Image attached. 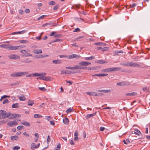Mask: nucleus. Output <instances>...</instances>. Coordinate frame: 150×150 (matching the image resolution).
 Returning a JSON list of instances; mask_svg holds the SVG:
<instances>
[{"label": "nucleus", "instance_id": "nucleus-1", "mask_svg": "<svg viewBox=\"0 0 150 150\" xmlns=\"http://www.w3.org/2000/svg\"><path fill=\"white\" fill-rule=\"evenodd\" d=\"M11 113H7L5 111L0 110V119H4L11 116Z\"/></svg>", "mask_w": 150, "mask_h": 150}, {"label": "nucleus", "instance_id": "nucleus-2", "mask_svg": "<svg viewBox=\"0 0 150 150\" xmlns=\"http://www.w3.org/2000/svg\"><path fill=\"white\" fill-rule=\"evenodd\" d=\"M120 64L125 66L134 67H139V64L137 63L130 62H128L127 63H120Z\"/></svg>", "mask_w": 150, "mask_h": 150}, {"label": "nucleus", "instance_id": "nucleus-3", "mask_svg": "<svg viewBox=\"0 0 150 150\" xmlns=\"http://www.w3.org/2000/svg\"><path fill=\"white\" fill-rule=\"evenodd\" d=\"M28 74L27 71L19 72H15L11 75V76L13 77L22 76Z\"/></svg>", "mask_w": 150, "mask_h": 150}, {"label": "nucleus", "instance_id": "nucleus-4", "mask_svg": "<svg viewBox=\"0 0 150 150\" xmlns=\"http://www.w3.org/2000/svg\"><path fill=\"white\" fill-rule=\"evenodd\" d=\"M121 69V68L120 67H111L103 69L102 71L105 72H110L118 71L120 70Z\"/></svg>", "mask_w": 150, "mask_h": 150}, {"label": "nucleus", "instance_id": "nucleus-5", "mask_svg": "<svg viewBox=\"0 0 150 150\" xmlns=\"http://www.w3.org/2000/svg\"><path fill=\"white\" fill-rule=\"evenodd\" d=\"M91 63L86 62V61H82L80 62L79 63V64L80 65V66H81L82 67L85 66H87L91 64Z\"/></svg>", "mask_w": 150, "mask_h": 150}, {"label": "nucleus", "instance_id": "nucleus-6", "mask_svg": "<svg viewBox=\"0 0 150 150\" xmlns=\"http://www.w3.org/2000/svg\"><path fill=\"white\" fill-rule=\"evenodd\" d=\"M20 52L23 54V56L25 57L31 56L32 55V54L30 53H27L25 50H20Z\"/></svg>", "mask_w": 150, "mask_h": 150}, {"label": "nucleus", "instance_id": "nucleus-7", "mask_svg": "<svg viewBox=\"0 0 150 150\" xmlns=\"http://www.w3.org/2000/svg\"><path fill=\"white\" fill-rule=\"evenodd\" d=\"M8 57L11 59H20V57L19 56L14 54L10 55Z\"/></svg>", "mask_w": 150, "mask_h": 150}, {"label": "nucleus", "instance_id": "nucleus-8", "mask_svg": "<svg viewBox=\"0 0 150 150\" xmlns=\"http://www.w3.org/2000/svg\"><path fill=\"white\" fill-rule=\"evenodd\" d=\"M86 67H82L80 65H76L73 67V69H86Z\"/></svg>", "mask_w": 150, "mask_h": 150}, {"label": "nucleus", "instance_id": "nucleus-9", "mask_svg": "<svg viewBox=\"0 0 150 150\" xmlns=\"http://www.w3.org/2000/svg\"><path fill=\"white\" fill-rule=\"evenodd\" d=\"M18 123L16 121H12L8 122L7 123V125L10 127H12L13 125H17Z\"/></svg>", "mask_w": 150, "mask_h": 150}, {"label": "nucleus", "instance_id": "nucleus-10", "mask_svg": "<svg viewBox=\"0 0 150 150\" xmlns=\"http://www.w3.org/2000/svg\"><path fill=\"white\" fill-rule=\"evenodd\" d=\"M18 46H10L9 45V49L8 50H16L17 49H18Z\"/></svg>", "mask_w": 150, "mask_h": 150}, {"label": "nucleus", "instance_id": "nucleus-11", "mask_svg": "<svg viewBox=\"0 0 150 150\" xmlns=\"http://www.w3.org/2000/svg\"><path fill=\"white\" fill-rule=\"evenodd\" d=\"M98 91L100 92H103L104 93H108L110 92L111 91L110 89L109 90H100L99 89L98 90Z\"/></svg>", "mask_w": 150, "mask_h": 150}, {"label": "nucleus", "instance_id": "nucleus-12", "mask_svg": "<svg viewBox=\"0 0 150 150\" xmlns=\"http://www.w3.org/2000/svg\"><path fill=\"white\" fill-rule=\"evenodd\" d=\"M9 46V44H2L0 45V47L4 48L7 50H8Z\"/></svg>", "mask_w": 150, "mask_h": 150}, {"label": "nucleus", "instance_id": "nucleus-13", "mask_svg": "<svg viewBox=\"0 0 150 150\" xmlns=\"http://www.w3.org/2000/svg\"><path fill=\"white\" fill-rule=\"evenodd\" d=\"M52 62L55 64H60L62 63V61L59 60H55L52 61Z\"/></svg>", "mask_w": 150, "mask_h": 150}, {"label": "nucleus", "instance_id": "nucleus-14", "mask_svg": "<svg viewBox=\"0 0 150 150\" xmlns=\"http://www.w3.org/2000/svg\"><path fill=\"white\" fill-rule=\"evenodd\" d=\"M89 96H96V92H87L86 93Z\"/></svg>", "mask_w": 150, "mask_h": 150}, {"label": "nucleus", "instance_id": "nucleus-15", "mask_svg": "<svg viewBox=\"0 0 150 150\" xmlns=\"http://www.w3.org/2000/svg\"><path fill=\"white\" fill-rule=\"evenodd\" d=\"M36 145L35 143H32L31 145V149L32 150H35V149H37L36 148Z\"/></svg>", "mask_w": 150, "mask_h": 150}, {"label": "nucleus", "instance_id": "nucleus-16", "mask_svg": "<svg viewBox=\"0 0 150 150\" xmlns=\"http://www.w3.org/2000/svg\"><path fill=\"white\" fill-rule=\"evenodd\" d=\"M33 52L35 54H38L41 53L42 51L41 50L39 49L38 50H33Z\"/></svg>", "mask_w": 150, "mask_h": 150}, {"label": "nucleus", "instance_id": "nucleus-17", "mask_svg": "<svg viewBox=\"0 0 150 150\" xmlns=\"http://www.w3.org/2000/svg\"><path fill=\"white\" fill-rule=\"evenodd\" d=\"M95 115V114L94 113L91 114H88L86 116V118L87 119H88L90 117L94 116Z\"/></svg>", "mask_w": 150, "mask_h": 150}, {"label": "nucleus", "instance_id": "nucleus-18", "mask_svg": "<svg viewBox=\"0 0 150 150\" xmlns=\"http://www.w3.org/2000/svg\"><path fill=\"white\" fill-rule=\"evenodd\" d=\"M21 124L27 127H30V124L27 122L23 121Z\"/></svg>", "mask_w": 150, "mask_h": 150}, {"label": "nucleus", "instance_id": "nucleus-19", "mask_svg": "<svg viewBox=\"0 0 150 150\" xmlns=\"http://www.w3.org/2000/svg\"><path fill=\"white\" fill-rule=\"evenodd\" d=\"M11 107L13 108H18L19 107V105L18 103H16L12 104Z\"/></svg>", "mask_w": 150, "mask_h": 150}, {"label": "nucleus", "instance_id": "nucleus-20", "mask_svg": "<svg viewBox=\"0 0 150 150\" xmlns=\"http://www.w3.org/2000/svg\"><path fill=\"white\" fill-rule=\"evenodd\" d=\"M137 93L135 92L127 93L126 95L127 96H134L137 95Z\"/></svg>", "mask_w": 150, "mask_h": 150}, {"label": "nucleus", "instance_id": "nucleus-21", "mask_svg": "<svg viewBox=\"0 0 150 150\" xmlns=\"http://www.w3.org/2000/svg\"><path fill=\"white\" fill-rule=\"evenodd\" d=\"M63 122L65 124L68 125L69 123V120L67 118L63 119Z\"/></svg>", "mask_w": 150, "mask_h": 150}, {"label": "nucleus", "instance_id": "nucleus-22", "mask_svg": "<svg viewBox=\"0 0 150 150\" xmlns=\"http://www.w3.org/2000/svg\"><path fill=\"white\" fill-rule=\"evenodd\" d=\"M100 64H103L105 63H108V62L102 60H100L97 61Z\"/></svg>", "mask_w": 150, "mask_h": 150}, {"label": "nucleus", "instance_id": "nucleus-23", "mask_svg": "<svg viewBox=\"0 0 150 150\" xmlns=\"http://www.w3.org/2000/svg\"><path fill=\"white\" fill-rule=\"evenodd\" d=\"M29 59L28 58L26 59L23 60L22 61H21V62H22L23 63H29L31 62L32 61L31 60H29Z\"/></svg>", "mask_w": 150, "mask_h": 150}, {"label": "nucleus", "instance_id": "nucleus-24", "mask_svg": "<svg viewBox=\"0 0 150 150\" xmlns=\"http://www.w3.org/2000/svg\"><path fill=\"white\" fill-rule=\"evenodd\" d=\"M95 57L94 56H91L89 57H86L85 58V59L86 60H90L94 59Z\"/></svg>", "mask_w": 150, "mask_h": 150}, {"label": "nucleus", "instance_id": "nucleus-25", "mask_svg": "<svg viewBox=\"0 0 150 150\" xmlns=\"http://www.w3.org/2000/svg\"><path fill=\"white\" fill-rule=\"evenodd\" d=\"M18 42L22 43H29V41L27 40H21L18 41Z\"/></svg>", "mask_w": 150, "mask_h": 150}, {"label": "nucleus", "instance_id": "nucleus-26", "mask_svg": "<svg viewBox=\"0 0 150 150\" xmlns=\"http://www.w3.org/2000/svg\"><path fill=\"white\" fill-rule=\"evenodd\" d=\"M135 131L136 132H134V134L138 136H139L140 134H142L137 129H136Z\"/></svg>", "mask_w": 150, "mask_h": 150}, {"label": "nucleus", "instance_id": "nucleus-27", "mask_svg": "<svg viewBox=\"0 0 150 150\" xmlns=\"http://www.w3.org/2000/svg\"><path fill=\"white\" fill-rule=\"evenodd\" d=\"M74 110L71 108H69L66 111V112L67 113H69L70 112L73 111Z\"/></svg>", "mask_w": 150, "mask_h": 150}, {"label": "nucleus", "instance_id": "nucleus-28", "mask_svg": "<svg viewBox=\"0 0 150 150\" xmlns=\"http://www.w3.org/2000/svg\"><path fill=\"white\" fill-rule=\"evenodd\" d=\"M95 45H104L105 46L106 44L102 42H98L95 43Z\"/></svg>", "mask_w": 150, "mask_h": 150}, {"label": "nucleus", "instance_id": "nucleus-29", "mask_svg": "<svg viewBox=\"0 0 150 150\" xmlns=\"http://www.w3.org/2000/svg\"><path fill=\"white\" fill-rule=\"evenodd\" d=\"M34 104V102L33 100H29L28 101V105L30 106H32Z\"/></svg>", "mask_w": 150, "mask_h": 150}, {"label": "nucleus", "instance_id": "nucleus-30", "mask_svg": "<svg viewBox=\"0 0 150 150\" xmlns=\"http://www.w3.org/2000/svg\"><path fill=\"white\" fill-rule=\"evenodd\" d=\"M18 138V137L17 136H12L11 137V139L13 140H16Z\"/></svg>", "mask_w": 150, "mask_h": 150}, {"label": "nucleus", "instance_id": "nucleus-31", "mask_svg": "<svg viewBox=\"0 0 150 150\" xmlns=\"http://www.w3.org/2000/svg\"><path fill=\"white\" fill-rule=\"evenodd\" d=\"M34 117L35 118H40L42 117V116L38 114H35L34 115Z\"/></svg>", "mask_w": 150, "mask_h": 150}, {"label": "nucleus", "instance_id": "nucleus-32", "mask_svg": "<svg viewBox=\"0 0 150 150\" xmlns=\"http://www.w3.org/2000/svg\"><path fill=\"white\" fill-rule=\"evenodd\" d=\"M76 73V72H74V71H70L68 70H67V74H73Z\"/></svg>", "mask_w": 150, "mask_h": 150}, {"label": "nucleus", "instance_id": "nucleus-33", "mask_svg": "<svg viewBox=\"0 0 150 150\" xmlns=\"http://www.w3.org/2000/svg\"><path fill=\"white\" fill-rule=\"evenodd\" d=\"M123 142L125 144H127L128 143H130V141L128 139H126L125 140H123Z\"/></svg>", "mask_w": 150, "mask_h": 150}, {"label": "nucleus", "instance_id": "nucleus-34", "mask_svg": "<svg viewBox=\"0 0 150 150\" xmlns=\"http://www.w3.org/2000/svg\"><path fill=\"white\" fill-rule=\"evenodd\" d=\"M142 65L140 66L139 65V67H139L142 68H148V66L144 64H142Z\"/></svg>", "mask_w": 150, "mask_h": 150}, {"label": "nucleus", "instance_id": "nucleus-35", "mask_svg": "<svg viewBox=\"0 0 150 150\" xmlns=\"http://www.w3.org/2000/svg\"><path fill=\"white\" fill-rule=\"evenodd\" d=\"M19 99L21 101H24L25 100V98L24 96H22L20 97L19 98Z\"/></svg>", "mask_w": 150, "mask_h": 150}, {"label": "nucleus", "instance_id": "nucleus-36", "mask_svg": "<svg viewBox=\"0 0 150 150\" xmlns=\"http://www.w3.org/2000/svg\"><path fill=\"white\" fill-rule=\"evenodd\" d=\"M40 76V73H35L33 74V76Z\"/></svg>", "mask_w": 150, "mask_h": 150}, {"label": "nucleus", "instance_id": "nucleus-37", "mask_svg": "<svg viewBox=\"0 0 150 150\" xmlns=\"http://www.w3.org/2000/svg\"><path fill=\"white\" fill-rule=\"evenodd\" d=\"M86 69L88 70H95L96 69V67H86Z\"/></svg>", "mask_w": 150, "mask_h": 150}, {"label": "nucleus", "instance_id": "nucleus-38", "mask_svg": "<svg viewBox=\"0 0 150 150\" xmlns=\"http://www.w3.org/2000/svg\"><path fill=\"white\" fill-rule=\"evenodd\" d=\"M10 96H6V95H4L2 96L1 97V98L0 99V101H2V100L5 98L6 97H9Z\"/></svg>", "mask_w": 150, "mask_h": 150}, {"label": "nucleus", "instance_id": "nucleus-39", "mask_svg": "<svg viewBox=\"0 0 150 150\" xmlns=\"http://www.w3.org/2000/svg\"><path fill=\"white\" fill-rule=\"evenodd\" d=\"M117 85L120 86H122L125 85L124 82H118L117 83Z\"/></svg>", "mask_w": 150, "mask_h": 150}, {"label": "nucleus", "instance_id": "nucleus-40", "mask_svg": "<svg viewBox=\"0 0 150 150\" xmlns=\"http://www.w3.org/2000/svg\"><path fill=\"white\" fill-rule=\"evenodd\" d=\"M60 146H61V145H60V144H59V143L57 145V149L55 148V150H59L60 149Z\"/></svg>", "mask_w": 150, "mask_h": 150}, {"label": "nucleus", "instance_id": "nucleus-41", "mask_svg": "<svg viewBox=\"0 0 150 150\" xmlns=\"http://www.w3.org/2000/svg\"><path fill=\"white\" fill-rule=\"evenodd\" d=\"M16 114H13L10 117V119H13V118H15L17 117V116L16 115Z\"/></svg>", "mask_w": 150, "mask_h": 150}, {"label": "nucleus", "instance_id": "nucleus-42", "mask_svg": "<svg viewBox=\"0 0 150 150\" xmlns=\"http://www.w3.org/2000/svg\"><path fill=\"white\" fill-rule=\"evenodd\" d=\"M55 2L54 1H51L49 3V4L50 5H54L55 4Z\"/></svg>", "mask_w": 150, "mask_h": 150}, {"label": "nucleus", "instance_id": "nucleus-43", "mask_svg": "<svg viewBox=\"0 0 150 150\" xmlns=\"http://www.w3.org/2000/svg\"><path fill=\"white\" fill-rule=\"evenodd\" d=\"M39 89L42 91H47V89L44 87H39Z\"/></svg>", "mask_w": 150, "mask_h": 150}, {"label": "nucleus", "instance_id": "nucleus-44", "mask_svg": "<svg viewBox=\"0 0 150 150\" xmlns=\"http://www.w3.org/2000/svg\"><path fill=\"white\" fill-rule=\"evenodd\" d=\"M9 102V101L7 99H5L3 102V104H5L6 103H8Z\"/></svg>", "mask_w": 150, "mask_h": 150}, {"label": "nucleus", "instance_id": "nucleus-45", "mask_svg": "<svg viewBox=\"0 0 150 150\" xmlns=\"http://www.w3.org/2000/svg\"><path fill=\"white\" fill-rule=\"evenodd\" d=\"M96 96H102L103 95V93H96Z\"/></svg>", "mask_w": 150, "mask_h": 150}, {"label": "nucleus", "instance_id": "nucleus-46", "mask_svg": "<svg viewBox=\"0 0 150 150\" xmlns=\"http://www.w3.org/2000/svg\"><path fill=\"white\" fill-rule=\"evenodd\" d=\"M80 57V56L76 54H74V58L78 59Z\"/></svg>", "mask_w": 150, "mask_h": 150}, {"label": "nucleus", "instance_id": "nucleus-47", "mask_svg": "<svg viewBox=\"0 0 150 150\" xmlns=\"http://www.w3.org/2000/svg\"><path fill=\"white\" fill-rule=\"evenodd\" d=\"M19 84V83L18 82H16V83H11V86H14L18 85Z\"/></svg>", "mask_w": 150, "mask_h": 150}, {"label": "nucleus", "instance_id": "nucleus-48", "mask_svg": "<svg viewBox=\"0 0 150 150\" xmlns=\"http://www.w3.org/2000/svg\"><path fill=\"white\" fill-rule=\"evenodd\" d=\"M23 127V126L22 125L19 126L17 127V129L18 130L21 129Z\"/></svg>", "mask_w": 150, "mask_h": 150}, {"label": "nucleus", "instance_id": "nucleus-49", "mask_svg": "<svg viewBox=\"0 0 150 150\" xmlns=\"http://www.w3.org/2000/svg\"><path fill=\"white\" fill-rule=\"evenodd\" d=\"M46 15H43L40 17L38 19V20H40V19H43L44 17L46 16Z\"/></svg>", "mask_w": 150, "mask_h": 150}, {"label": "nucleus", "instance_id": "nucleus-50", "mask_svg": "<svg viewBox=\"0 0 150 150\" xmlns=\"http://www.w3.org/2000/svg\"><path fill=\"white\" fill-rule=\"evenodd\" d=\"M51 117L50 116H45V119L48 121H49L51 119Z\"/></svg>", "mask_w": 150, "mask_h": 150}, {"label": "nucleus", "instance_id": "nucleus-51", "mask_svg": "<svg viewBox=\"0 0 150 150\" xmlns=\"http://www.w3.org/2000/svg\"><path fill=\"white\" fill-rule=\"evenodd\" d=\"M62 36V35L60 34H58L54 35L55 38H59Z\"/></svg>", "mask_w": 150, "mask_h": 150}, {"label": "nucleus", "instance_id": "nucleus-52", "mask_svg": "<svg viewBox=\"0 0 150 150\" xmlns=\"http://www.w3.org/2000/svg\"><path fill=\"white\" fill-rule=\"evenodd\" d=\"M49 80V78L48 77L44 76L43 80L47 81Z\"/></svg>", "mask_w": 150, "mask_h": 150}, {"label": "nucleus", "instance_id": "nucleus-53", "mask_svg": "<svg viewBox=\"0 0 150 150\" xmlns=\"http://www.w3.org/2000/svg\"><path fill=\"white\" fill-rule=\"evenodd\" d=\"M26 31L22 30L21 31L18 32V34H23L25 33Z\"/></svg>", "mask_w": 150, "mask_h": 150}, {"label": "nucleus", "instance_id": "nucleus-54", "mask_svg": "<svg viewBox=\"0 0 150 150\" xmlns=\"http://www.w3.org/2000/svg\"><path fill=\"white\" fill-rule=\"evenodd\" d=\"M51 25V24L50 23H47L46 24H43L42 25V27H45V26H49Z\"/></svg>", "mask_w": 150, "mask_h": 150}, {"label": "nucleus", "instance_id": "nucleus-55", "mask_svg": "<svg viewBox=\"0 0 150 150\" xmlns=\"http://www.w3.org/2000/svg\"><path fill=\"white\" fill-rule=\"evenodd\" d=\"M59 7V5H57L55 6H54L53 8V10H57Z\"/></svg>", "mask_w": 150, "mask_h": 150}, {"label": "nucleus", "instance_id": "nucleus-56", "mask_svg": "<svg viewBox=\"0 0 150 150\" xmlns=\"http://www.w3.org/2000/svg\"><path fill=\"white\" fill-rule=\"evenodd\" d=\"M36 57L37 58H42V54H40L38 55H37L36 56Z\"/></svg>", "mask_w": 150, "mask_h": 150}, {"label": "nucleus", "instance_id": "nucleus-57", "mask_svg": "<svg viewBox=\"0 0 150 150\" xmlns=\"http://www.w3.org/2000/svg\"><path fill=\"white\" fill-rule=\"evenodd\" d=\"M18 46V49H20L21 48H23L25 47V45H21V46Z\"/></svg>", "mask_w": 150, "mask_h": 150}, {"label": "nucleus", "instance_id": "nucleus-58", "mask_svg": "<svg viewBox=\"0 0 150 150\" xmlns=\"http://www.w3.org/2000/svg\"><path fill=\"white\" fill-rule=\"evenodd\" d=\"M23 135L25 136L26 137H28L29 136L28 134L26 132H24L23 133Z\"/></svg>", "mask_w": 150, "mask_h": 150}, {"label": "nucleus", "instance_id": "nucleus-59", "mask_svg": "<svg viewBox=\"0 0 150 150\" xmlns=\"http://www.w3.org/2000/svg\"><path fill=\"white\" fill-rule=\"evenodd\" d=\"M61 74H67V70H62L61 71Z\"/></svg>", "mask_w": 150, "mask_h": 150}, {"label": "nucleus", "instance_id": "nucleus-60", "mask_svg": "<svg viewBox=\"0 0 150 150\" xmlns=\"http://www.w3.org/2000/svg\"><path fill=\"white\" fill-rule=\"evenodd\" d=\"M100 76H107L108 75L107 74H100Z\"/></svg>", "mask_w": 150, "mask_h": 150}, {"label": "nucleus", "instance_id": "nucleus-61", "mask_svg": "<svg viewBox=\"0 0 150 150\" xmlns=\"http://www.w3.org/2000/svg\"><path fill=\"white\" fill-rule=\"evenodd\" d=\"M74 54L70 55L68 56V58L69 59H71L74 58Z\"/></svg>", "mask_w": 150, "mask_h": 150}, {"label": "nucleus", "instance_id": "nucleus-62", "mask_svg": "<svg viewBox=\"0 0 150 150\" xmlns=\"http://www.w3.org/2000/svg\"><path fill=\"white\" fill-rule=\"evenodd\" d=\"M50 138L49 136H48L47 137V142L48 144L49 142H50Z\"/></svg>", "mask_w": 150, "mask_h": 150}, {"label": "nucleus", "instance_id": "nucleus-63", "mask_svg": "<svg viewBox=\"0 0 150 150\" xmlns=\"http://www.w3.org/2000/svg\"><path fill=\"white\" fill-rule=\"evenodd\" d=\"M45 105L44 103H42L40 106V108H44L45 107Z\"/></svg>", "mask_w": 150, "mask_h": 150}, {"label": "nucleus", "instance_id": "nucleus-64", "mask_svg": "<svg viewBox=\"0 0 150 150\" xmlns=\"http://www.w3.org/2000/svg\"><path fill=\"white\" fill-rule=\"evenodd\" d=\"M78 133L77 131H76L74 133V136L75 137H78Z\"/></svg>", "mask_w": 150, "mask_h": 150}]
</instances>
